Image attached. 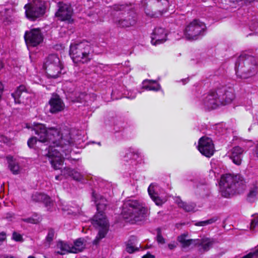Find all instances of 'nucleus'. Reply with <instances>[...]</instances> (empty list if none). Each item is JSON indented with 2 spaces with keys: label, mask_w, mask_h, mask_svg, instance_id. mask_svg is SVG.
Instances as JSON below:
<instances>
[{
  "label": "nucleus",
  "mask_w": 258,
  "mask_h": 258,
  "mask_svg": "<svg viewBox=\"0 0 258 258\" xmlns=\"http://www.w3.org/2000/svg\"><path fill=\"white\" fill-rule=\"evenodd\" d=\"M33 130L37 136L39 142L47 143L48 148L47 155L52 167L55 170L61 169L63 159L69 157L72 151L71 147L74 143L70 131H66L61 133L55 127L47 129L44 124L41 123L34 124Z\"/></svg>",
  "instance_id": "f257e3e1"
},
{
  "label": "nucleus",
  "mask_w": 258,
  "mask_h": 258,
  "mask_svg": "<svg viewBox=\"0 0 258 258\" xmlns=\"http://www.w3.org/2000/svg\"><path fill=\"white\" fill-rule=\"evenodd\" d=\"M92 200L96 204L98 211V213L94 216L92 221L93 225L99 228L98 234L94 240V242L97 243L105 236L108 231V222L103 212L108 205V201L102 196L94 191L92 192Z\"/></svg>",
  "instance_id": "f03ea898"
},
{
  "label": "nucleus",
  "mask_w": 258,
  "mask_h": 258,
  "mask_svg": "<svg viewBox=\"0 0 258 258\" xmlns=\"http://www.w3.org/2000/svg\"><path fill=\"white\" fill-rule=\"evenodd\" d=\"M243 184L242 177L239 175L225 174L219 182L220 192L223 197L229 198L235 194Z\"/></svg>",
  "instance_id": "7ed1b4c3"
},
{
  "label": "nucleus",
  "mask_w": 258,
  "mask_h": 258,
  "mask_svg": "<svg viewBox=\"0 0 258 258\" xmlns=\"http://www.w3.org/2000/svg\"><path fill=\"white\" fill-rule=\"evenodd\" d=\"M70 55L75 63H87L92 58L90 44L86 41L71 43Z\"/></svg>",
  "instance_id": "20e7f679"
},
{
  "label": "nucleus",
  "mask_w": 258,
  "mask_h": 258,
  "mask_svg": "<svg viewBox=\"0 0 258 258\" xmlns=\"http://www.w3.org/2000/svg\"><path fill=\"white\" fill-rule=\"evenodd\" d=\"M148 209L144 204L137 200H129L123 204L122 214L124 218L135 221L144 218Z\"/></svg>",
  "instance_id": "39448f33"
},
{
  "label": "nucleus",
  "mask_w": 258,
  "mask_h": 258,
  "mask_svg": "<svg viewBox=\"0 0 258 258\" xmlns=\"http://www.w3.org/2000/svg\"><path fill=\"white\" fill-rule=\"evenodd\" d=\"M234 98L232 89L221 85L215 86L211 90V109L230 103Z\"/></svg>",
  "instance_id": "423d86ee"
},
{
  "label": "nucleus",
  "mask_w": 258,
  "mask_h": 258,
  "mask_svg": "<svg viewBox=\"0 0 258 258\" xmlns=\"http://www.w3.org/2000/svg\"><path fill=\"white\" fill-rule=\"evenodd\" d=\"M256 69L255 59L245 54L240 55L235 62L236 73L241 78H245L252 75Z\"/></svg>",
  "instance_id": "0eeeda50"
},
{
  "label": "nucleus",
  "mask_w": 258,
  "mask_h": 258,
  "mask_svg": "<svg viewBox=\"0 0 258 258\" xmlns=\"http://www.w3.org/2000/svg\"><path fill=\"white\" fill-rule=\"evenodd\" d=\"M206 32L205 24L198 20H194L185 27V37L188 40H196L201 38Z\"/></svg>",
  "instance_id": "6e6552de"
},
{
  "label": "nucleus",
  "mask_w": 258,
  "mask_h": 258,
  "mask_svg": "<svg viewBox=\"0 0 258 258\" xmlns=\"http://www.w3.org/2000/svg\"><path fill=\"white\" fill-rule=\"evenodd\" d=\"M43 68L49 78H56L60 74L62 66L59 58L56 54L49 55L45 61Z\"/></svg>",
  "instance_id": "1a4fd4ad"
},
{
  "label": "nucleus",
  "mask_w": 258,
  "mask_h": 258,
  "mask_svg": "<svg viewBox=\"0 0 258 258\" xmlns=\"http://www.w3.org/2000/svg\"><path fill=\"white\" fill-rule=\"evenodd\" d=\"M32 3L25 6L26 17L32 20H34L43 15L45 7L42 0H30Z\"/></svg>",
  "instance_id": "9d476101"
},
{
  "label": "nucleus",
  "mask_w": 258,
  "mask_h": 258,
  "mask_svg": "<svg viewBox=\"0 0 258 258\" xmlns=\"http://www.w3.org/2000/svg\"><path fill=\"white\" fill-rule=\"evenodd\" d=\"M24 38L27 45L35 47L43 41V36L40 29L34 28L25 32Z\"/></svg>",
  "instance_id": "9b49d317"
},
{
  "label": "nucleus",
  "mask_w": 258,
  "mask_h": 258,
  "mask_svg": "<svg viewBox=\"0 0 258 258\" xmlns=\"http://www.w3.org/2000/svg\"><path fill=\"white\" fill-rule=\"evenodd\" d=\"M186 235L182 234L177 237V241L181 244L182 248H185L190 246H195L197 245H201L205 250H208L210 244V240L208 238L205 239H186Z\"/></svg>",
  "instance_id": "f8f14e48"
},
{
  "label": "nucleus",
  "mask_w": 258,
  "mask_h": 258,
  "mask_svg": "<svg viewBox=\"0 0 258 258\" xmlns=\"http://www.w3.org/2000/svg\"><path fill=\"white\" fill-rule=\"evenodd\" d=\"M123 16L120 18H115L114 22L115 24L120 27L127 28L134 26L137 21L136 14L132 12L126 14H122Z\"/></svg>",
  "instance_id": "ddd939ff"
},
{
  "label": "nucleus",
  "mask_w": 258,
  "mask_h": 258,
  "mask_svg": "<svg viewBox=\"0 0 258 258\" xmlns=\"http://www.w3.org/2000/svg\"><path fill=\"white\" fill-rule=\"evenodd\" d=\"M58 9L55 13L56 17L61 21H71L73 14L72 7L66 4L59 2L58 4Z\"/></svg>",
  "instance_id": "4468645a"
},
{
  "label": "nucleus",
  "mask_w": 258,
  "mask_h": 258,
  "mask_svg": "<svg viewBox=\"0 0 258 258\" xmlns=\"http://www.w3.org/2000/svg\"><path fill=\"white\" fill-rule=\"evenodd\" d=\"M146 2V7L145 11L146 14L151 17H153L154 15L148 11V7H151L152 5H154L157 9V10L160 12L163 13L165 12L167 8L169 5V3L167 0H145Z\"/></svg>",
  "instance_id": "2eb2a0df"
},
{
  "label": "nucleus",
  "mask_w": 258,
  "mask_h": 258,
  "mask_svg": "<svg viewBox=\"0 0 258 258\" xmlns=\"http://www.w3.org/2000/svg\"><path fill=\"white\" fill-rule=\"evenodd\" d=\"M166 37L167 33L164 28H156L151 34V43L156 45L164 43L166 40Z\"/></svg>",
  "instance_id": "dca6fc26"
},
{
  "label": "nucleus",
  "mask_w": 258,
  "mask_h": 258,
  "mask_svg": "<svg viewBox=\"0 0 258 258\" xmlns=\"http://www.w3.org/2000/svg\"><path fill=\"white\" fill-rule=\"evenodd\" d=\"M49 111L52 113H56L63 110L64 104L58 95H53L49 101Z\"/></svg>",
  "instance_id": "f3484780"
},
{
  "label": "nucleus",
  "mask_w": 258,
  "mask_h": 258,
  "mask_svg": "<svg viewBox=\"0 0 258 258\" xmlns=\"http://www.w3.org/2000/svg\"><path fill=\"white\" fill-rule=\"evenodd\" d=\"M245 151V149L239 146H235L231 150L229 157L235 164L240 165L241 164L242 156Z\"/></svg>",
  "instance_id": "a211bd4d"
},
{
  "label": "nucleus",
  "mask_w": 258,
  "mask_h": 258,
  "mask_svg": "<svg viewBox=\"0 0 258 258\" xmlns=\"http://www.w3.org/2000/svg\"><path fill=\"white\" fill-rule=\"evenodd\" d=\"M198 150L201 153L207 157H210V139L203 137L199 141Z\"/></svg>",
  "instance_id": "6ab92c4d"
},
{
  "label": "nucleus",
  "mask_w": 258,
  "mask_h": 258,
  "mask_svg": "<svg viewBox=\"0 0 258 258\" xmlns=\"http://www.w3.org/2000/svg\"><path fill=\"white\" fill-rule=\"evenodd\" d=\"M61 173L65 176L72 177L77 181H82L84 179V176L80 172L71 169L69 167H65L61 170Z\"/></svg>",
  "instance_id": "aec40b11"
},
{
  "label": "nucleus",
  "mask_w": 258,
  "mask_h": 258,
  "mask_svg": "<svg viewBox=\"0 0 258 258\" xmlns=\"http://www.w3.org/2000/svg\"><path fill=\"white\" fill-rule=\"evenodd\" d=\"M32 200L36 202H42L46 206H50L51 203L50 198L47 195L43 193L35 192L31 197Z\"/></svg>",
  "instance_id": "412c9836"
},
{
  "label": "nucleus",
  "mask_w": 258,
  "mask_h": 258,
  "mask_svg": "<svg viewBox=\"0 0 258 258\" xmlns=\"http://www.w3.org/2000/svg\"><path fill=\"white\" fill-rule=\"evenodd\" d=\"M148 191L149 196L156 205L161 206L163 204V201L159 197L158 194L155 191L154 186L153 184L150 185Z\"/></svg>",
  "instance_id": "4be33fe9"
},
{
  "label": "nucleus",
  "mask_w": 258,
  "mask_h": 258,
  "mask_svg": "<svg viewBox=\"0 0 258 258\" xmlns=\"http://www.w3.org/2000/svg\"><path fill=\"white\" fill-rule=\"evenodd\" d=\"M57 248L58 249L57 253L61 255H63L69 252L72 253L71 244L63 241H59L57 244Z\"/></svg>",
  "instance_id": "5701e85b"
},
{
  "label": "nucleus",
  "mask_w": 258,
  "mask_h": 258,
  "mask_svg": "<svg viewBox=\"0 0 258 258\" xmlns=\"http://www.w3.org/2000/svg\"><path fill=\"white\" fill-rule=\"evenodd\" d=\"M176 203L178 207L182 208L186 212L194 211L196 208V204L194 203H187L183 202L180 198H178L176 200Z\"/></svg>",
  "instance_id": "b1692460"
},
{
  "label": "nucleus",
  "mask_w": 258,
  "mask_h": 258,
  "mask_svg": "<svg viewBox=\"0 0 258 258\" xmlns=\"http://www.w3.org/2000/svg\"><path fill=\"white\" fill-rule=\"evenodd\" d=\"M82 238H79L74 242V244H71L72 253H78L82 251L85 248V244Z\"/></svg>",
  "instance_id": "393cba45"
},
{
  "label": "nucleus",
  "mask_w": 258,
  "mask_h": 258,
  "mask_svg": "<svg viewBox=\"0 0 258 258\" xmlns=\"http://www.w3.org/2000/svg\"><path fill=\"white\" fill-rule=\"evenodd\" d=\"M137 240V239L136 236H132L130 237L126 247V250L128 253H132L139 250V247H135V242Z\"/></svg>",
  "instance_id": "a878e982"
},
{
  "label": "nucleus",
  "mask_w": 258,
  "mask_h": 258,
  "mask_svg": "<svg viewBox=\"0 0 258 258\" xmlns=\"http://www.w3.org/2000/svg\"><path fill=\"white\" fill-rule=\"evenodd\" d=\"M25 91V87L23 85H20L14 93H12L11 95L14 98L15 103L20 104L21 103L20 98L22 94Z\"/></svg>",
  "instance_id": "bb28decb"
},
{
  "label": "nucleus",
  "mask_w": 258,
  "mask_h": 258,
  "mask_svg": "<svg viewBox=\"0 0 258 258\" xmlns=\"http://www.w3.org/2000/svg\"><path fill=\"white\" fill-rule=\"evenodd\" d=\"M9 167L14 174H18L20 172V168L17 162L11 160L9 161Z\"/></svg>",
  "instance_id": "cd10ccee"
},
{
  "label": "nucleus",
  "mask_w": 258,
  "mask_h": 258,
  "mask_svg": "<svg viewBox=\"0 0 258 258\" xmlns=\"http://www.w3.org/2000/svg\"><path fill=\"white\" fill-rule=\"evenodd\" d=\"M22 221L28 223L37 224L41 221V218L37 214H34L32 217L22 219Z\"/></svg>",
  "instance_id": "c85d7f7f"
},
{
  "label": "nucleus",
  "mask_w": 258,
  "mask_h": 258,
  "mask_svg": "<svg viewBox=\"0 0 258 258\" xmlns=\"http://www.w3.org/2000/svg\"><path fill=\"white\" fill-rule=\"evenodd\" d=\"M149 84L144 86V88L151 91H158L160 89V86L155 81L149 80Z\"/></svg>",
  "instance_id": "c756f323"
},
{
  "label": "nucleus",
  "mask_w": 258,
  "mask_h": 258,
  "mask_svg": "<svg viewBox=\"0 0 258 258\" xmlns=\"http://www.w3.org/2000/svg\"><path fill=\"white\" fill-rule=\"evenodd\" d=\"M257 195V190L256 188L250 190L247 196L248 201L250 202H254L256 199Z\"/></svg>",
  "instance_id": "7c9ffc66"
},
{
  "label": "nucleus",
  "mask_w": 258,
  "mask_h": 258,
  "mask_svg": "<svg viewBox=\"0 0 258 258\" xmlns=\"http://www.w3.org/2000/svg\"><path fill=\"white\" fill-rule=\"evenodd\" d=\"M54 231L53 229L50 228L48 229V234L46 237V240L47 242L50 243L51 242L54 238Z\"/></svg>",
  "instance_id": "2f4dec72"
},
{
  "label": "nucleus",
  "mask_w": 258,
  "mask_h": 258,
  "mask_svg": "<svg viewBox=\"0 0 258 258\" xmlns=\"http://www.w3.org/2000/svg\"><path fill=\"white\" fill-rule=\"evenodd\" d=\"M37 142V138L36 137H31L30 138L27 142V145L28 147L30 148H33L34 147V145L36 144Z\"/></svg>",
  "instance_id": "473e14b6"
},
{
  "label": "nucleus",
  "mask_w": 258,
  "mask_h": 258,
  "mask_svg": "<svg viewBox=\"0 0 258 258\" xmlns=\"http://www.w3.org/2000/svg\"><path fill=\"white\" fill-rule=\"evenodd\" d=\"M257 226H258V216L253 218L250 223V229L253 230Z\"/></svg>",
  "instance_id": "72a5a7b5"
},
{
  "label": "nucleus",
  "mask_w": 258,
  "mask_h": 258,
  "mask_svg": "<svg viewBox=\"0 0 258 258\" xmlns=\"http://www.w3.org/2000/svg\"><path fill=\"white\" fill-rule=\"evenodd\" d=\"M157 241L158 243H161V244H164L165 243V240L163 238V237L162 236L160 231H159L158 232V234L157 235Z\"/></svg>",
  "instance_id": "f704fd0d"
},
{
  "label": "nucleus",
  "mask_w": 258,
  "mask_h": 258,
  "mask_svg": "<svg viewBox=\"0 0 258 258\" xmlns=\"http://www.w3.org/2000/svg\"><path fill=\"white\" fill-rule=\"evenodd\" d=\"M209 223H210V220H207L205 221H202L196 222L195 223V225L198 226H204L208 225L209 224Z\"/></svg>",
  "instance_id": "c9c22d12"
},
{
  "label": "nucleus",
  "mask_w": 258,
  "mask_h": 258,
  "mask_svg": "<svg viewBox=\"0 0 258 258\" xmlns=\"http://www.w3.org/2000/svg\"><path fill=\"white\" fill-rule=\"evenodd\" d=\"M13 238L17 241H20L22 240V237L20 234L17 232H14L13 234Z\"/></svg>",
  "instance_id": "e433bc0d"
},
{
  "label": "nucleus",
  "mask_w": 258,
  "mask_h": 258,
  "mask_svg": "<svg viewBox=\"0 0 258 258\" xmlns=\"http://www.w3.org/2000/svg\"><path fill=\"white\" fill-rule=\"evenodd\" d=\"M177 245L178 244L177 242L174 241H172L171 243H169L167 246L168 248L170 250H173L177 247Z\"/></svg>",
  "instance_id": "4c0bfd02"
},
{
  "label": "nucleus",
  "mask_w": 258,
  "mask_h": 258,
  "mask_svg": "<svg viewBox=\"0 0 258 258\" xmlns=\"http://www.w3.org/2000/svg\"><path fill=\"white\" fill-rule=\"evenodd\" d=\"M219 217L218 216H214L211 218V224L214 222H216L219 220Z\"/></svg>",
  "instance_id": "58836bf2"
},
{
  "label": "nucleus",
  "mask_w": 258,
  "mask_h": 258,
  "mask_svg": "<svg viewBox=\"0 0 258 258\" xmlns=\"http://www.w3.org/2000/svg\"><path fill=\"white\" fill-rule=\"evenodd\" d=\"M6 239V234L4 232L0 233V241H3Z\"/></svg>",
  "instance_id": "ea45409f"
},
{
  "label": "nucleus",
  "mask_w": 258,
  "mask_h": 258,
  "mask_svg": "<svg viewBox=\"0 0 258 258\" xmlns=\"http://www.w3.org/2000/svg\"><path fill=\"white\" fill-rule=\"evenodd\" d=\"M143 258H155V256L150 253H147L144 255Z\"/></svg>",
  "instance_id": "a19ab883"
},
{
  "label": "nucleus",
  "mask_w": 258,
  "mask_h": 258,
  "mask_svg": "<svg viewBox=\"0 0 258 258\" xmlns=\"http://www.w3.org/2000/svg\"><path fill=\"white\" fill-rule=\"evenodd\" d=\"M123 8V6H115L114 9L116 11H121Z\"/></svg>",
  "instance_id": "79ce46f5"
},
{
  "label": "nucleus",
  "mask_w": 258,
  "mask_h": 258,
  "mask_svg": "<svg viewBox=\"0 0 258 258\" xmlns=\"http://www.w3.org/2000/svg\"><path fill=\"white\" fill-rule=\"evenodd\" d=\"M1 258H17L15 256H12L11 255H4L2 256Z\"/></svg>",
  "instance_id": "37998d69"
},
{
  "label": "nucleus",
  "mask_w": 258,
  "mask_h": 258,
  "mask_svg": "<svg viewBox=\"0 0 258 258\" xmlns=\"http://www.w3.org/2000/svg\"><path fill=\"white\" fill-rule=\"evenodd\" d=\"M13 217V214L12 213H8L6 215V218L9 219L12 218Z\"/></svg>",
  "instance_id": "c03bdc74"
},
{
  "label": "nucleus",
  "mask_w": 258,
  "mask_h": 258,
  "mask_svg": "<svg viewBox=\"0 0 258 258\" xmlns=\"http://www.w3.org/2000/svg\"><path fill=\"white\" fill-rule=\"evenodd\" d=\"M255 153L257 157L258 158V145L256 147Z\"/></svg>",
  "instance_id": "a18cd8bd"
},
{
  "label": "nucleus",
  "mask_w": 258,
  "mask_h": 258,
  "mask_svg": "<svg viewBox=\"0 0 258 258\" xmlns=\"http://www.w3.org/2000/svg\"><path fill=\"white\" fill-rule=\"evenodd\" d=\"M213 146V144L211 143V153H210L211 156L213 154V152L212 151V148Z\"/></svg>",
  "instance_id": "49530a36"
},
{
  "label": "nucleus",
  "mask_w": 258,
  "mask_h": 258,
  "mask_svg": "<svg viewBox=\"0 0 258 258\" xmlns=\"http://www.w3.org/2000/svg\"><path fill=\"white\" fill-rule=\"evenodd\" d=\"M3 67H4V64H3V62L1 61H0V71Z\"/></svg>",
  "instance_id": "de8ad7c7"
},
{
  "label": "nucleus",
  "mask_w": 258,
  "mask_h": 258,
  "mask_svg": "<svg viewBox=\"0 0 258 258\" xmlns=\"http://www.w3.org/2000/svg\"><path fill=\"white\" fill-rule=\"evenodd\" d=\"M55 178L56 180H59L60 179V176L59 175H56Z\"/></svg>",
  "instance_id": "09e8293b"
},
{
  "label": "nucleus",
  "mask_w": 258,
  "mask_h": 258,
  "mask_svg": "<svg viewBox=\"0 0 258 258\" xmlns=\"http://www.w3.org/2000/svg\"><path fill=\"white\" fill-rule=\"evenodd\" d=\"M216 128H221V125L220 124H218L217 125V126H216Z\"/></svg>",
  "instance_id": "8fccbe9b"
},
{
  "label": "nucleus",
  "mask_w": 258,
  "mask_h": 258,
  "mask_svg": "<svg viewBox=\"0 0 258 258\" xmlns=\"http://www.w3.org/2000/svg\"><path fill=\"white\" fill-rule=\"evenodd\" d=\"M28 258H35L34 256L30 255L28 257Z\"/></svg>",
  "instance_id": "3c124183"
},
{
  "label": "nucleus",
  "mask_w": 258,
  "mask_h": 258,
  "mask_svg": "<svg viewBox=\"0 0 258 258\" xmlns=\"http://www.w3.org/2000/svg\"><path fill=\"white\" fill-rule=\"evenodd\" d=\"M256 30H258V26H257V27L256 28Z\"/></svg>",
  "instance_id": "603ef678"
}]
</instances>
